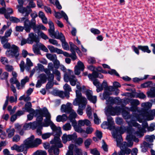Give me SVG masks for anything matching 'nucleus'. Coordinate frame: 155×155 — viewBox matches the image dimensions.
<instances>
[{
    "instance_id": "774afa93",
    "label": "nucleus",
    "mask_w": 155,
    "mask_h": 155,
    "mask_svg": "<svg viewBox=\"0 0 155 155\" xmlns=\"http://www.w3.org/2000/svg\"><path fill=\"white\" fill-rule=\"evenodd\" d=\"M47 79L48 81L54 82V75L52 73H51L47 75Z\"/></svg>"
},
{
    "instance_id": "9d476101",
    "label": "nucleus",
    "mask_w": 155,
    "mask_h": 155,
    "mask_svg": "<svg viewBox=\"0 0 155 155\" xmlns=\"http://www.w3.org/2000/svg\"><path fill=\"white\" fill-rule=\"evenodd\" d=\"M155 116V109L149 110V112H147L143 115V120H153Z\"/></svg>"
},
{
    "instance_id": "f704fd0d",
    "label": "nucleus",
    "mask_w": 155,
    "mask_h": 155,
    "mask_svg": "<svg viewBox=\"0 0 155 155\" xmlns=\"http://www.w3.org/2000/svg\"><path fill=\"white\" fill-rule=\"evenodd\" d=\"M63 88L64 92H65V94L68 95V97H69V92L72 91L71 86L68 84H65L63 86Z\"/></svg>"
},
{
    "instance_id": "473e14b6",
    "label": "nucleus",
    "mask_w": 155,
    "mask_h": 155,
    "mask_svg": "<svg viewBox=\"0 0 155 155\" xmlns=\"http://www.w3.org/2000/svg\"><path fill=\"white\" fill-rule=\"evenodd\" d=\"M48 48L51 53H57L58 54L61 53V49H58L57 48H55L52 45H48Z\"/></svg>"
},
{
    "instance_id": "7ed1b4c3",
    "label": "nucleus",
    "mask_w": 155,
    "mask_h": 155,
    "mask_svg": "<svg viewBox=\"0 0 155 155\" xmlns=\"http://www.w3.org/2000/svg\"><path fill=\"white\" fill-rule=\"evenodd\" d=\"M48 114H50L47 109L46 107H44L42 109L35 110V116H37V122L40 125H42L43 124L42 123L43 117H45V119H48L47 115H48Z\"/></svg>"
},
{
    "instance_id": "3c124183",
    "label": "nucleus",
    "mask_w": 155,
    "mask_h": 155,
    "mask_svg": "<svg viewBox=\"0 0 155 155\" xmlns=\"http://www.w3.org/2000/svg\"><path fill=\"white\" fill-rule=\"evenodd\" d=\"M86 114L89 118L92 119L91 108L88 105L86 109Z\"/></svg>"
},
{
    "instance_id": "ea45409f",
    "label": "nucleus",
    "mask_w": 155,
    "mask_h": 155,
    "mask_svg": "<svg viewBox=\"0 0 155 155\" xmlns=\"http://www.w3.org/2000/svg\"><path fill=\"white\" fill-rule=\"evenodd\" d=\"M74 155H83L84 152L82 149L77 147L74 149Z\"/></svg>"
},
{
    "instance_id": "f03ea898",
    "label": "nucleus",
    "mask_w": 155,
    "mask_h": 155,
    "mask_svg": "<svg viewBox=\"0 0 155 155\" xmlns=\"http://www.w3.org/2000/svg\"><path fill=\"white\" fill-rule=\"evenodd\" d=\"M50 143L52 144L49 151H53L55 155H58L59 153V150L58 148H61L63 147L61 142L59 136L54 137L53 140L50 141Z\"/></svg>"
},
{
    "instance_id": "4be33fe9",
    "label": "nucleus",
    "mask_w": 155,
    "mask_h": 155,
    "mask_svg": "<svg viewBox=\"0 0 155 155\" xmlns=\"http://www.w3.org/2000/svg\"><path fill=\"white\" fill-rule=\"evenodd\" d=\"M54 16L56 18L59 19L62 17H63L67 22H68V17L65 13L63 11H61L60 12H55Z\"/></svg>"
},
{
    "instance_id": "69168bd1",
    "label": "nucleus",
    "mask_w": 155,
    "mask_h": 155,
    "mask_svg": "<svg viewBox=\"0 0 155 155\" xmlns=\"http://www.w3.org/2000/svg\"><path fill=\"white\" fill-rule=\"evenodd\" d=\"M54 84V82L48 81L46 85V89L47 90H49L52 88Z\"/></svg>"
},
{
    "instance_id": "c756f323",
    "label": "nucleus",
    "mask_w": 155,
    "mask_h": 155,
    "mask_svg": "<svg viewBox=\"0 0 155 155\" xmlns=\"http://www.w3.org/2000/svg\"><path fill=\"white\" fill-rule=\"evenodd\" d=\"M68 117L65 114H63L62 115H59L56 118V120L58 122L61 121L64 122L66 121Z\"/></svg>"
},
{
    "instance_id": "8fccbe9b",
    "label": "nucleus",
    "mask_w": 155,
    "mask_h": 155,
    "mask_svg": "<svg viewBox=\"0 0 155 155\" xmlns=\"http://www.w3.org/2000/svg\"><path fill=\"white\" fill-rule=\"evenodd\" d=\"M40 79L39 80L42 82V83H45L47 80V78L46 75L45 74H42L39 76Z\"/></svg>"
},
{
    "instance_id": "79ce46f5",
    "label": "nucleus",
    "mask_w": 155,
    "mask_h": 155,
    "mask_svg": "<svg viewBox=\"0 0 155 155\" xmlns=\"http://www.w3.org/2000/svg\"><path fill=\"white\" fill-rule=\"evenodd\" d=\"M153 86V83L151 81H148L146 82L141 85V86L142 88L146 87H152Z\"/></svg>"
},
{
    "instance_id": "de8ad7c7",
    "label": "nucleus",
    "mask_w": 155,
    "mask_h": 155,
    "mask_svg": "<svg viewBox=\"0 0 155 155\" xmlns=\"http://www.w3.org/2000/svg\"><path fill=\"white\" fill-rule=\"evenodd\" d=\"M81 127L78 125H76L74 126V127L75 131L80 133H84L85 130H83Z\"/></svg>"
},
{
    "instance_id": "393cba45",
    "label": "nucleus",
    "mask_w": 155,
    "mask_h": 155,
    "mask_svg": "<svg viewBox=\"0 0 155 155\" xmlns=\"http://www.w3.org/2000/svg\"><path fill=\"white\" fill-rule=\"evenodd\" d=\"M32 104L30 102H27L25 105V109L26 111L32 114H34L35 110L31 108Z\"/></svg>"
},
{
    "instance_id": "e2e57ef3",
    "label": "nucleus",
    "mask_w": 155,
    "mask_h": 155,
    "mask_svg": "<svg viewBox=\"0 0 155 155\" xmlns=\"http://www.w3.org/2000/svg\"><path fill=\"white\" fill-rule=\"evenodd\" d=\"M94 123L97 124H98L101 122V120L99 119L97 114L95 113L94 114Z\"/></svg>"
},
{
    "instance_id": "a211bd4d",
    "label": "nucleus",
    "mask_w": 155,
    "mask_h": 155,
    "mask_svg": "<svg viewBox=\"0 0 155 155\" xmlns=\"http://www.w3.org/2000/svg\"><path fill=\"white\" fill-rule=\"evenodd\" d=\"M141 106L143 107L142 109L145 111L143 113H142V117L143 118V115L147 112H149V110L152 106V104L150 102H146L142 103Z\"/></svg>"
},
{
    "instance_id": "13d9d810",
    "label": "nucleus",
    "mask_w": 155,
    "mask_h": 155,
    "mask_svg": "<svg viewBox=\"0 0 155 155\" xmlns=\"http://www.w3.org/2000/svg\"><path fill=\"white\" fill-rule=\"evenodd\" d=\"M145 139L147 141L152 142H153V139H155V136L153 135H147L145 136Z\"/></svg>"
},
{
    "instance_id": "603ef678",
    "label": "nucleus",
    "mask_w": 155,
    "mask_h": 155,
    "mask_svg": "<svg viewBox=\"0 0 155 155\" xmlns=\"http://www.w3.org/2000/svg\"><path fill=\"white\" fill-rule=\"evenodd\" d=\"M75 66L80 69L81 71H83L84 68L83 63L80 61L78 62L77 65Z\"/></svg>"
},
{
    "instance_id": "a878e982",
    "label": "nucleus",
    "mask_w": 155,
    "mask_h": 155,
    "mask_svg": "<svg viewBox=\"0 0 155 155\" xmlns=\"http://www.w3.org/2000/svg\"><path fill=\"white\" fill-rule=\"evenodd\" d=\"M111 93H110L108 92H104L103 94V97L104 99H106L107 100V101H110L111 103H113L114 102V100L113 97H109V95H111Z\"/></svg>"
},
{
    "instance_id": "2f4dec72",
    "label": "nucleus",
    "mask_w": 155,
    "mask_h": 155,
    "mask_svg": "<svg viewBox=\"0 0 155 155\" xmlns=\"http://www.w3.org/2000/svg\"><path fill=\"white\" fill-rule=\"evenodd\" d=\"M138 48L144 52H147L148 53H150L151 52V50L149 49L148 46L145 45H138Z\"/></svg>"
},
{
    "instance_id": "338daca9",
    "label": "nucleus",
    "mask_w": 155,
    "mask_h": 155,
    "mask_svg": "<svg viewBox=\"0 0 155 155\" xmlns=\"http://www.w3.org/2000/svg\"><path fill=\"white\" fill-rule=\"evenodd\" d=\"M5 69L6 71L9 72L12 71L14 69L12 65L9 64H6L5 66Z\"/></svg>"
},
{
    "instance_id": "49530a36",
    "label": "nucleus",
    "mask_w": 155,
    "mask_h": 155,
    "mask_svg": "<svg viewBox=\"0 0 155 155\" xmlns=\"http://www.w3.org/2000/svg\"><path fill=\"white\" fill-rule=\"evenodd\" d=\"M62 42V46L63 49L66 50H69V47L68 43L66 41L65 39L64 41H61Z\"/></svg>"
},
{
    "instance_id": "5fc2aeb1",
    "label": "nucleus",
    "mask_w": 155,
    "mask_h": 155,
    "mask_svg": "<svg viewBox=\"0 0 155 155\" xmlns=\"http://www.w3.org/2000/svg\"><path fill=\"white\" fill-rule=\"evenodd\" d=\"M29 78L27 76L25 77L23 79H22L21 81V84L22 87L24 88L25 87V84L28 82Z\"/></svg>"
},
{
    "instance_id": "423d86ee",
    "label": "nucleus",
    "mask_w": 155,
    "mask_h": 155,
    "mask_svg": "<svg viewBox=\"0 0 155 155\" xmlns=\"http://www.w3.org/2000/svg\"><path fill=\"white\" fill-rule=\"evenodd\" d=\"M64 80L66 82L70 81V84L72 86H74L78 80L73 74V72L70 70H68V72H66L64 76Z\"/></svg>"
},
{
    "instance_id": "bb28decb",
    "label": "nucleus",
    "mask_w": 155,
    "mask_h": 155,
    "mask_svg": "<svg viewBox=\"0 0 155 155\" xmlns=\"http://www.w3.org/2000/svg\"><path fill=\"white\" fill-rule=\"evenodd\" d=\"M69 113L70 114L68 118L70 121L72 123H73L75 121V118L76 117L77 115L74 110H72Z\"/></svg>"
},
{
    "instance_id": "39448f33",
    "label": "nucleus",
    "mask_w": 155,
    "mask_h": 155,
    "mask_svg": "<svg viewBox=\"0 0 155 155\" xmlns=\"http://www.w3.org/2000/svg\"><path fill=\"white\" fill-rule=\"evenodd\" d=\"M5 54L8 57L18 59L19 56V48L14 45H12L11 48L6 51Z\"/></svg>"
},
{
    "instance_id": "72a5a7b5",
    "label": "nucleus",
    "mask_w": 155,
    "mask_h": 155,
    "mask_svg": "<svg viewBox=\"0 0 155 155\" xmlns=\"http://www.w3.org/2000/svg\"><path fill=\"white\" fill-rule=\"evenodd\" d=\"M147 94L148 97L150 98L155 97V87L151 88L150 91L147 92Z\"/></svg>"
},
{
    "instance_id": "37998d69",
    "label": "nucleus",
    "mask_w": 155,
    "mask_h": 155,
    "mask_svg": "<svg viewBox=\"0 0 155 155\" xmlns=\"http://www.w3.org/2000/svg\"><path fill=\"white\" fill-rule=\"evenodd\" d=\"M20 20V22H24V28L26 27L28 28V27L27 25V23L29 22V20H28V18L27 17H22L20 18L19 19Z\"/></svg>"
},
{
    "instance_id": "052dcab7",
    "label": "nucleus",
    "mask_w": 155,
    "mask_h": 155,
    "mask_svg": "<svg viewBox=\"0 0 155 155\" xmlns=\"http://www.w3.org/2000/svg\"><path fill=\"white\" fill-rule=\"evenodd\" d=\"M130 102L132 106H137L139 105L140 104L139 101L137 99H132L130 100Z\"/></svg>"
},
{
    "instance_id": "2eb2a0df",
    "label": "nucleus",
    "mask_w": 155,
    "mask_h": 155,
    "mask_svg": "<svg viewBox=\"0 0 155 155\" xmlns=\"http://www.w3.org/2000/svg\"><path fill=\"white\" fill-rule=\"evenodd\" d=\"M34 138V136L32 135L24 141V144L27 149L34 147L33 140Z\"/></svg>"
},
{
    "instance_id": "c03bdc74",
    "label": "nucleus",
    "mask_w": 155,
    "mask_h": 155,
    "mask_svg": "<svg viewBox=\"0 0 155 155\" xmlns=\"http://www.w3.org/2000/svg\"><path fill=\"white\" fill-rule=\"evenodd\" d=\"M56 93L57 96L61 98H63L65 96L68 97V95L65 94L64 91H56Z\"/></svg>"
},
{
    "instance_id": "6e6552de",
    "label": "nucleus",
    "mask_w": 155,
    "mask_h": 155,
    "mask_svg": "<svg viewBox=\"0 0 155 155\" xmlns=\"http://www.w3.org/2000/svg\"><path fill=\"white\" fill-rule=\"evenodd\" d=\"M115 133L116 134H120L118 136H114V138L116 139V141L117 143V146L120 147H124L122 145L123 143L122 142L123 141L122 138L121 134L123 133V129L122 126L120 127H117L115 128Z\"/></svg>"
},
{
    "instance_id": "aec40b11",
    "label": "nucleus",
    "mask_w": 155,
    "mask_h": 155,
    "mask_svg": "<svg viewBox=\"0 0 155 155\" xmlns=\"http://www.w3.org/2000/svg\"><path fill=\"white\" fill-rule=\"evenodd\" d=\"M11 149L12 150H15L18 152H23L24 150H26L27 148L23 143L20 146L15 144L11 147Z\"/></svg>"
},
{
    "instance_id": "a19ab883",
    "label": "nucleus",
    "mask_w": 155,
    "mask_h": 155,
    "mask_svg": "<svg viewBox=\"0 0 155 155\" xmlns=\"http://www.w3.org/2000/svg\"><path fill=\"white\" fill-rule=\"evenodd\" d=\"M70 47V51L71 52L75 51V50H78V51H80L79 48L77 47L76 45L73 44V43L71 42H69Z\"/></svg>"
},
{
    "instance_id": "dca6fc26",
    "label": "nucleus",
    "mask_w": 155,
    "mask_h": 155,
    "mask_svg": "<svg viewBox=\"0 0 155 155\" xmlns=\"http://www.w3.org/2000/svg\"><path fill=\"white\" fill-rule=\"evenodd\" d=\"M72 105L71 103H68L66 104H63L61 107V111L62 112L69 114L73 110Z\"/></svg>"
},
{
    "instance_id": "4c0bfd02",
    "label": "nucleus",
    "mask_w": 155,
    "mask_h": 155,
    "mask_svg": "<svg viewBox=\"0 0 155 155\" xmlns=\"http://www.w3.org/2000/svg\"><path fill=\"white\" fill-rule=\"evenodd\" d=\"M23 127L21 130L19 132V134L21 135H23L24 131L26 130H27L29 129L30 128V123L28 124H26L22 125Z\"/></svg>"
},
{
    "instance_id": "09e8293b",
    "label": "nucleus",
    "mask_w": 155,
    "mask_h": 155,
    "mask_svg": "<svg viewBox=\"0 0 155 155\" xmlns=\"http://www.w3.org/2000/svg\"><path fill=\"white\" fill-rule=\"evenodd\" d=\"M52 71V74L57 76V80L58 81H60L61 78V73L60 71L57 69L54 70Z\"/></svg>"
},
{
    "instance_id": "864d4df0",
    "label": "nucleus",
    "mask_w": 155,
    "mask_h": 155,
    "mask_svg": "<svg viewBox=\"0 0 155 155\" xmlns=\"http://www.w3.org/2000/svg\"><path fill=\"white\" fill-rule=\"evenodd\" d=\"M107 123L108 124L109 126L111 127L114 124V121L113 120V118L110 116H107Z\"/></svg>"
},
{
    "instance_id": "20e7f679",
    "label": "nucleus",
    "mask_w": 155,
    "mask_h": 155,
    "mask_svg": "<svg viewBox=\"0 0 155 155\" xmlns=\"http://www.w3.org/2000/svg\"><path fill=\"white\" fill-rule=\"evenodd\" d=\"M47 115L48 119H45L44 120V123H43L42 126L44 127H48L50 126L51 128L53 131H56L58 133V134L57 136L55 137H58L59 136L60 137V134L61 133V129L60 127H57L54 124L51 120V114H48Z\"/></svg>"
},
{
    "instance_id": "0e129e2a",
    "label": "nucleus",
    "mask_w": 155,
    "mask_h": 155,
    "mask_svg": "<svg viewBox=\"0 0 155 155\" xmlns=\"http://www.w3.org/2000/svg\"><path fill=\"white\" fill-rule=\"evenodd\" d=\"M30 128H31L33 129H35L37 127H38L40 125L37 122H34L32 123H30Z\"/></svg>"
},
{
    "instance_id": "c85d7f7f",
    "label": "nucleus",
    "mask_w": 155,
    "mask_h": 155,
    "mask_svg": "<svg viewBox=\"0 0 155 155\" xmlns=\"http://www.w3.org/2000/svg\"><path fill=\"white\" fill-rule=\"evenodd\" d=\"M52 38H54L58 39H59L61 41H64L65 39L64 36L61 33H59L58 31H55V33L54 35V37Z\"/></svg>"
},
{
    "instance_id": "c9c22d12",
    "label": "nucleus",
    "mask_w": 155,
    "mask_h": 155,
    "mask_svg": "<svg viewBox=\"0 0 155 155\" xmlns=\"http://www.w3.org/2000/svg\"><path fill=\"white\" fill-rule=\"evenodd\" d=\"M98 72L96 71H94L91 74H89L88 75L89 79L92 81L96 79V78H98Z\"/></svg>"
},
{
    "instance_id": "f3484780",
    "label": "nucleus",
    "mask_w": 155,
    "mask_h": 155,
    "mask_svg": "<svg viewBox=\"0 0 155 155\" xmlns=\"http://www.w3.org/2000/svg\"><path fill=\"white\" fill-rule=\"evenodd\" d=\"M92 94V92L91 90H87L86 92V94L88 99L93 103H95L97 101V97L93 96Z\"/></svg>"
},
{
    "instance_id": "9b49d317",
    "label": "nucleus",
    "mask_w": 155,
    "mask_h": 155,
    "mask_svg": "<svg viewBox=\"0 0 155 155\" xmlns=\"http://www.w3.org/2000/svg\"><path fill=\"white\" fill-rule=\"evenodd\" d=\"M77 137V134L75 132L71 135L64 134L62 137V140L64 143H65L67 141H70L72 140H74Z\"/></svg>"
},
{
    "instance_id": "1a4fd4ad",
    "label": "nucleus",
    "mask_w": 155,
    "mask_h": 155,
    "mask_svg": "<svg viewBox=\"0 0 155 155\" xmlns=\"http://www.w3.org/2000/svg\"><path fill=\"white\" fill-rule=\"evenodd\" d=\"M127 131L128 134H129L130 135V137L133 141L137 143L139 142V140L138 139L136 138L135 135L139 136V132L138 131H136L134 129L131 127H128L127 129Z\"/></svg>"
},
{
    "instance_id": "cd10ccee",
    "label": "nucleus",
    "mask_w": 155,
    "mask_h": 155,
    "mask_svg": "<svg viewBox=\"0 0 155 155\" xmlns=\"http://www.w3.org/2000/svg\"><path fill=\"white\" fill-rule=\"evenodd\" d=\"M130 110L131 111H132L133 112H137L139 113V114L138 115L135 114H134L133 116H134L135 114H136L137 115H140V118H142L141 117H142L141 111V110H140V109L138 107L136 106H132V107H130Z\"/></svg>"
},
{
    "instance_id": "ddd939ff",
    "label": "nucleus",
    "mask_w": 155,
    "mask_h": 155,
    "mask_svg": "<svg viewBox=\"0 0 155 155\" xmlns=\"http://www.w3.org/2000/svg\"><path fill=\"white\" fill-rule=\"evenodd\" d=\"M47 58L51 61L54 62V64L56 66L55 68H58L59 67V61L57 60V57L55 54H51L48 53L46 54Z\"/></svg>"
},
{
    "instance_id": "a18cd8bd",
    "label": "nucleus",
    "mask_w": 155,
    "mask_h": 155,
    "mask_svg": "<svg viewBox=\"0 0 155 155\" xmlns=\"http://www.w3.org/2000/svg\"><path fill=\"white\" fill-rule=\"evenodd\" d=\"M9 74L8 72L5 71L3 72L0 76V79L2 80L7 81L8 77Z\"/></svg>"
},
{
    "instance_id": "5701e85b",
    "label": "nucleus",
    "mask_w": 155,
    "mask_h": 155,
    "mask_svg": "<svg viewBox=\"0 0 155 155\" xmlns=\"http://www.w3.org/2000/svg\"><path fill=\"white\" fill-rule=\"evenodd\" d=\"M48 24L49 27V28L48 30L49 35L51 38H53L55 33L54 25L51 21H49Z\"/></svg>"
},
{
    "instance_id": "6e6d98bb",
    "label": "nucleus",
    "mask_w": 155,
    "mask_h": 155,
    "mask_svg": "<svg viewBox=\"0 0 155 155\" xmlns=\"http://www.w3.org/2000/svg\"><path fill=\"white\" fill-rule=\"evenodd\" d=\"M7 132H8V136L9 138H11L14 134L15 132V130L14 128H12L10 130H7Z\"/></svg>"
},
{
    "instance_id": "e433bc0d",
    "label": "nucleus",
    "mask_w": 155,
    "mask_h": 155,
    "mask_svg": "<svg viewBox=\"0 0 155 155\" xmlns=\"http://www.w3.org/2000/svg\"><path fill=\"white\" fill-rule=\"evenodd\" d=\"M13 11L12 8H8L6 9V12L5 13V18L8 19L10 18V15L12 14Z\"/></svg>"
},
{
    "instance_id": "bf43d9fd",
    "label": "nucleus",
    "mask_w": 155,
    "mask_h": 155,
    "mask_svg": "<svg viewBox=\"0 0 155 155\" xmlns=\"http://www.w3.org/2000/svg\"><path fill=\"white\" fill-rule=\"evenodd\" d=\"M34 147H37L38 145L41 143V140L40 139L36 138L34 140Z\"/></svg>"
},
{
    "instance_id": "680f3d73",
    "label": "nucleus",
    "mask_w": 155,
    "mask_h": 155,
    "mask_svg": "<svg viewBox=\"0 0 155 155\" xmlns=\"http://www.w3.org/2000/svg\"><path fill=\"white\" fill-rule=\"evenodd\" d=\"M92 142L91 139L90 138L87 139L84 142V144L85 147L86 148H88L89 146L91 145Z\"/></svg>"
},
{
    "instance_id": "0eeeda50",
    "label": "nucleus",
    "mask_w": 155,
    "mask_h": 155,
    "mask_svg": "<svg viewBox=\"0 0 155 155\" xmlns=\"http://www.w3.org/2000/svg\"><path fill=\"white\" fill-rule=\"evenodd\" d=\"M87 104V100L86 98L80 99L78 101L74 100L73 104L74 105H78V108L77 110L78 113L80 115H81L83 114V110L85 108Z\"/></svg>"
},
{
    "instance_id": "b1692460",
    "label": "nucleus",
    "mask_w": 155,
    "mask_h": 155,
    "mask_svg": "<svg viewBox=\"0 0 155 155\" xmlns=\"http://www.w3.org/2000/svg\"><path fill=\"white\" fill-rule=\"evenodd\" d=\"M36 25V21L35 19H32L31 21L27 23V25L28 28L25 27V30L27 32H30L31 28Z\"/></svg>"
},
{
    "instance_id": "7c9ffc66",
    "label": "nucleus",
    "mask_w": 155,
    "mask_h": 155,
    "mask_svg": "<svg viewBox=\"0 0 155 155\" xmlns=\"http://www.w3.org/2000/svg\"><path fill=\"white\" fill-rule=\"evenodd\" d=\"M106 115L108 116V114L112 115H115V107H113L112 106H109L107 109Z\"/></svg>"
},
{
    "instance_id": "6ab92c4d",
    "label": "nucleus",
    "mask_w": 155,
    "mask_h": 155,
    "mask_svg": "<svg viewBox=\"0 0 155 155\" xmlns=\"http://www.w3.org/2000/svg\"><path fill=\"white\" fill-rule=\"evenodd\" d=\"M126 139L127 141V143L126 142H123L122 144V145H123L125 149L126 147H131L133 144V141L131 138L130 135L129 134H128V135H127Z\"/></svg>"
},
{
    "instance_id": "f8f14e48",
    "label": "nucleus",
    "mask_w": 155,
    "mask_h": 155,
    "mask_svg": "<svg viewBox=\"0 0 155 155\" xmlns=\"http://www.w3.org/2000/svg\"><path fill=\"white\" fill-rule=\"evenodd\" d=\"M16 7L19 12L22 14L26 13V16H28L32 11V10L31 8H29L28 6H27L26 7H24L22 5H17Z\"/></svg>"
},
{
    "instance_id": "58836bf2",
    "label": "nucleus",
    "mask_w": 155,
    "mask_h": 155,
    "mask_svg": "<svg viewBox=\"0 0 155 155\" xmlns=\"http://www.w3.org/2000/svg\"><path fill=\"white\" fill-rule=\"evenodd\" d=\"M38 16L41 19L43 23L45 24H47V23L48 21L47 18L45 17L44 13L42 12H39Z\"/></svg>"
},
{
    "instance_id": "412c9836",
    "label": "nucleus",
    "mask_w": 155,
    "mask_h": 155,
    "mask_svg": "<svg viewBox=\"0 0 155 155\" xmlns=\"http://www.w3.org/2000/svg\"><path fill=\"white\" fill-rule=\"evenodd\" d=\"M76 87L78 90L76 91V98L75 100H76L77 101H78L80 99H82L83 98H85L82 96L81 91H82V87L80 85L77 84Z\"/></svg>"
},
{
    "instance_id": "4468645a",
    "label": "nucleus",
    "mask_w": 155,
    "mask_h": 155,
    "mask_svg": "<svg viewBox=\"0 0 155 155\" xmlns=\"http://www.w3.org/2000/svg\"><path fill=\"white\" fill-rule=\"evenodd\" d=\"M27 38L28 40V44H32L34 42L38 43L39 41V39L36 35L33 33H29Z\"/></svg>"
},
{
    "instance_id": "f257e3e1",
    "label": "nucleus",
    "mask_w": 155,
    "mask_h": 155,
    "mask_svg": "<svg viewBox=\"0 0 155 155\" xmlns=\"http://www.w3.org/2000/svg\"><path fill=\"white\" fill-rule=\"evenodd\" d=\"M122 115L126 121L130 126L138 127L139 129L141 130V125L137 122L138 121L140 123H142L143 119L140 118V115H137L135 114L134 115H130L129 112L125 110H123L122 112Z\"/></svg>"
},
{
    "instance_id": "4d7b16f0",
    "label": "nucleus",
    "mask_w": 155,
    "mask_h": 155,
    "mask_svg": "<svg viewBox=\"0 0 155 155\" xmlns=\"http://www.w3.org/2000/svg\"><path fill=\"white\" fill-rule=\"evenodd\" d=\"M62 128L64 130H69L71 129V126L70 123H67L63 125Z\"/></svg>"
}]
</instances>
